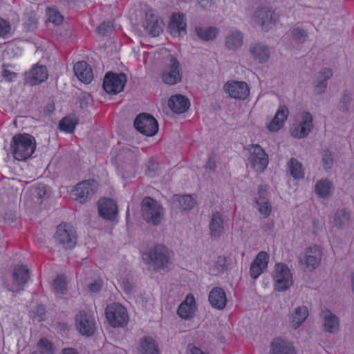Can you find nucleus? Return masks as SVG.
Masks as SVG:
<instances>
[{"instance_id":"f257e3e1","label":"nucleus","mask_w":354,"mask_h":354,"mask_svg":"<svg viewBox=\"0 0 354 354\" xmlns=\"http://www.w3.org/2000/svg\"><path fill=\"white\" fill-rule=\"evenodd\" d=\"M36 146V141L32 136L28 133H18L12 139L11 151L16 160L24 161L32 155Z\"/></svg>"},{"instance_id":"f03ea898","label":"nucleus","mask_w":354,"mask_h":354,"mask_svg":"<svg viewBox=\"0 0 354 354\" xmlns=\"http://www.w3.org/2000/svg\"><path fill=\"white\" fill-rule=\"evenodd\" d=\"M247 167L256 173H262L269 163L268 155L259 145H252L248 147Z\"/></svg>"},{"instance_id":"7ed1b4c3","label":"nucleus","mask_w":354,"mask_h":354,"mask_svg":"<svg viewBox=\"0 0 354 354\" xmlns=\"http://www.w3.org/2000/svg\"><path fill=\"white\" fill-rule=\"evenodd\" d=\"M274 290L285 292L293 285L292 273L283 263H277L272 274Z\"/></svg>"},{"instance_id":"20e7f679","label":"nucleus","mask_w":354,"mask_h":354,"mask_svg":"<svg viewBox=\"0 0 354 354\" xmlns=\"http://www.w3.org/2000/svg\"><path fill=\"white\" fill-rule=\"evenodd\" d=\"M313 128V118L311 113L303 111L297 115L295 121L290 128V135L297 139L307 137Z\"/></svg>"},{"instance_id":"39448f33","label":"nucleus","mask_w":354,"mask_h":354,"mask_svg":"<svg viewBox=\"0 0 354 354\" xmlns=\"http://www.w3.org/2000/svg\"><path fill=\"white\" fill-rule=\"evenodd\" d=\"M142 212L144 219L153 225H158L163 219L162 207L150 197H146L142 200Z\"/></svg>"},{"instance_id":"423d86ee","label":"nucleus","mask_w":354,"mask_h":354,"mask_svg":"<svg viewBox=\"0 0 354 354\" xmlns=\"http://www.w3.org/2000/svg\"><path fill=\"white\" fill-rule=\"evenodd\" d=\"M106 317L110 326L113 328L125 326L129 319L127 310L118 303H113L106 306Z\"/></svg>"},{"instance_id":"0eeeda50","label":"nucleus","mask_w":354,"mask_h":354,"mask_svg":"<svg viewBox=\"0 0 354 354\" xmlns=\"http://www.w3.org/2000/svg\"><path fill=\"white\" fill-rule=\"evenodd\" d=\"M322 256V251L317 245H310L305 249L299 257V264L306 270L313 271L315 270L320 263Z\"/></svg>"},{"instance_id":"6e6552de","label":"nucleus","mask_w":354,"mask_h":354,"mask_svg":"<svg viewBox=\"0 0 354 354\" xmlns=\"http://www.w3.org/2000/svg\"><path fill=\"white\" fill-rule=\"evenodd\" d=\"M55 240L63 248H73L75 245L77 240L75 229L69 224L59 225L55 234Z\"/></svg>"},{"instance_id":"1a4fd4ad","label":"nucleus","mask_w":354,"mask_h":354,"mask_svg":"<svg viewBox=\"0 0 354 354\" xmlns=\"http://www.w3.org/2000/svg\"><path fill=\"white\" fill-rule=\"evenodd\" d=\"M134 126L138 131L147 136H152L158 131L156 120L148 113L140 114L134 121Z\"/></svg>"},{"instance_id":"9d476101","label":"nucleus","mask_w":354,"mask_h":354,"mask_svg":"<svg viewBox=\"0 0 354 354\" xmlns=\"http://www.w3.org/2000/svg\"><path fill=\"white\" fill-rule=\"evenodd\" d=\"M150 261L158 269L165 268L170 263V253L163 245H157L152 248L149 254Z\"/></svg>"},{"instance_id":"9b49d317","label":"nucleus","mask_w":354,"mask_h":354,"mask_svg":"<svg viewBox=\"0 0 354 354\" xmlns=\"http://www.w3.org/2000/svg\"><path fill=\"white\" fill-rule=\"evenodd\" d=\"M75 326L81 335L88 337L93 335L95 330L94 318L85 311H80L76 315Z\"/></svg>"},{"instance_id":"f8f14e48","label":"nucleus","mask_w":354,"mask_h":354,"mask_svg":"<svg viewBox=\"0 0 354 354\" xmlns=\"http://www.w3.org/2000/svg\"><path fill=\"white\" fill-rule=\"evenodd\" d=\"M126 82L124 73H108L104 78L103 88L108 93H118L123 90Z\"/></svg>"},{"instance_id":"ddd939ff","label":"nucleus","mask_w":354,"mask_h":354,"mask_svg":"<svg viewBox=\"0 0 354 354\" xmlns=\"http://www.w3.org/2000/svg\"><path fill=\"white\" fill-rule=\"evenodd\" d=\"M223 90L230 97L236 100H244L250 95L249 86L243 81H228L224 84Z\"/></svg>"},{"instance_id":"4468645a","label":"nucleus","mask_w":354,"mask_h":354,"mask_svg":"<svg viewBox=\"0 0 354 354\" xmlns=\"http://www.w3.org/2000/svg\"><path fill=\"white\" fill-rule=\"evenodd\" d=\"M289 115V109L286 105H280L273 118H267L265 126L270 132H277L281 129Z\"/></svg>"},{"instance_id":"2eb2a0df","label":"nucleus","mask_w":354,"mask_h":354,"mask_svg":"<svg viewBox=\"0 0 354 354\" xmlns=\"http://www.w3.org/2000/svg\"><path fill=\"white\" fill-rule=\"evenodd\" d=\"M270 260V255L267 252H259L250 267V276L254 280L257 279L268 268Z\"/></svg>"},{"instance_id":"dca6fc26","label":"nucleus","mask_w":354,"mask_h":354,"mask_svg":"<svg viewBox=\"0 0 354 354\" xmlns=\"http://www.w3.org/2000/svg\"><path fill=\"white\" fill-rule=\"evenodd\" d=\"M254 21L263 30L268 31L277 26V17L273 11L261 8L257 10Z\"/></svg>"},{"instance_id":"f3484780","label":"nucleus","mask_w":354,"mask_h":354,"mask_svg":"<svg viewBox=\"0 0 354 354\" xmlns=\"http://www.w3.org/2000/svg\"><path fill=\"white\" fill-rule=\"evenodd\" d=\"M97 183L94 180H84L78 183L74 190L76 199L80 203H85L97 191Z\"/></svg>"},{"instance_id":"a211bd4d","label":"nucleus","mask_w":354,"mask_h":354,"mask_svg":"<svg viewBox=\"0 0 354 354\" xmlns=\"http://www.w3.org/2000/svg\"><path fill=\"white\" fill-rule=\"evenodd\" d=\"M255 207L263 218L268 217L272 212V205L268 199V193L263 187H258L257 194L254 197Z\"/></svg>"},{"instance_id":"6ab92c4d","label":"nucleus","mask_w":354,"mask_h":354,"mask_svg":"<svg viewBox=\"0 0 354 354\" xmlns=\"http://www.w3.org/2000/svg\"><path fill=\"white\" fill-rule=\"evenodd\" d=\"M98 213L101 217L108 221H114L118 212L116 203L110 198H103L98 201Z\"/></svg>"},{"instance_id":"aec40b11","label":"nucleus","mask_w":354,"mask_h":354,"mask_svg":"<svg viewBox=\"0 0 354 354\" xmlns=\"http://www.w3.org/2000/svg\"><path fill=\"white\" fill-rule=\"evenodd\" d=\"M197 305L194 296L189 293L184 301L179 305L177 314L183 319L189 320L193 318L197 311Z\"/></svg>"},{"instance_id":"412c9836","label":"nucleus","mask_w":354,"mask_h":354,"mask_svg":"<svg viewBox=\"0 0 354 354\" xmlns=\"http://www.w3.org/2000/svg\"><path fill=\"white\" fill-rule=\"evenodd\" d=\"M270 354H297V353L292 342L277 337L270 343Z\"/></svg>"},{"instance_id":"4be33fe9","label":"nucleus","mask_w":354,"mask_h":354,"mask_svg":"<svg viewBox=\"0 0 354 354\" xmlns=\"http://www.w3.org/2000/svg\"><path fill=\"white\" fill-rule=\"evenodd\" d=\"M162 81L169 85H174L181 80L179 63L175 58L170 60V66L165 68L162 74Z\"/></svg>"},{"instance_id":"5701e85b","label":"nucleus","mask_w":354,"mask_h":354,"mask_svg":"<svg viewBox=\"0 0 354 354\" xmlns=\"http://www.w3.org/2000/svg\"><path fill=\"white\" fill-rule=\"evenodd\" d=\"M309 315L307 307L301 306L292 309L288 314L287 324L288 326L297 330Z\"/></svg>"},{"instance_id":"b1692460","label":"nucleus","mask_w":354,"mask_h":354,"mask_svg":"<svg viewBox=\"0 0 354 354\" xmlns=\"http://www.w3.org/2000/svg\"><path fill=\"white\" fill-rule=\"evenodd\" d=\"M170 34L174 37H180L186 32V22L185 16L182 13H174L168 26Z\"/></svg>"},{"instance_id":"393cba45","label":"nucleus","mask_w":354,"mask_h":354,"mask_svg":"<svg viewBox=\"0 0 354 354\" xmlns=\"http://www.w3.org/2000/svg\"><path fill=\"white\" fill-rule=\"evenodd\" d=\"M48 77V73L46 66L35 64L26 73V81L31 85H37L45 82Z\"/></svg>"},{"instance_id":"a878e982","label":"nucleus","mask_w":354,"mask_h":354,"mask_svg":"<svg viewBox=\"0 0 354 354\" xmlns=\"http://www.w3.org/2000/svg\"><path fill=\"white\" fill-rule=\"evenodd\" d=\"M324 330L328 333H336L339 330V319L330 310L325 309L321 313Z\"/></svg>"},{"instance_id":"bb28decb","label":"nucleus","mask_w":354,"mask_h":354,"mask_svg":"<svg viewBox=\"0 0 354 354\" xmlns=\"http://www.w3.org/2000/svg\"><path fill=\"white\" fill-rule=\"evenodd\" d=\"M249 51L254 60L258 63H265L270 58L269 47L262 43H255L250 45Z\"/></svg>"},{"instance_id":"cd10ccee","label":"nucleus","mask_w":354,"mask_h":354,"mask_svg":"<svg viewBox=\"0 0 354 354\" xmlns=\"http://www.w3.org/2000/svg\"><path fill=\"white\" fill-rule=\"evenodd\" d=\"M335 190L333 183L328 178H322L316 183L314 192L317 197L328 198L330 197Z\"/></svg>"},{"instance_id":"c85d7f7f","label":"nucleus","mask_w":354,"mask_h":354,"mask_svg":"<svg viewBox=\"0 0 354 354\" xmlns=\"http://www.w3.org/2000/svg\"><path fill=\"white\" fill-rule=\"evenodd\" d=\"M209 301L211 306L218 310L223 309L227 303V297L223 289L215 287L209 293Z\"/></svg>"},{"instance_id":"c756f323","label":"nucleus","mask_w":354,"mask_h":354,"mask_svg":"<svg viewBox=\"0 0 354 354\" xmlns=\"http://www.w3.org/2000/svg\"><path fill=\"white\" fill-rule=\"evenodd\" d=\"M74 72L76 77L83 83L88 84L93 80L91 68L86 62H78L74 65Z\"/></svg>"},{"instance_id":"7c9ffc66","label":"nucleus","mask_w":354,"mask_h":354,"mask_svg":"<svg viewBox=\"0 0 354 354\" xmlns=\"http://www.w3.org/2000/svg\"><path fill=\"white\" fill-rule=\"evenodd\" d=\"M171 110L177 113L185 112L189 107V102L187 98L182 95H172L168 102Z\"/></svg>"},{"instance_id":"2f4dec72","label":"nucleus","mask_w":354,"mask_h":354,"mask_svg":"<svg viewBox=\"0 0 354 354\" xmlns=\"http://www.w3.org/2000/svg\"><path fill=\"white\" fill-rule=\"evenodd\" d=\"M138 354H159L158 345L151 337H145L140 339Z\"/></svg>"},{"instance_id":"473e14b6","label":"nucleus","mask_w":354,"mask_h":354,"mask_svg":"<svg viewBox=\"0 0 354 354\" xmlns=\"http://www.w3.org/2000/svg\"><path fill=\"white\" fill-rule=\"evenodd\" d=\"M243 37L242 33L237 30H230L225 37V47L232 51H235L243 45Z\"/></svg>"},{"instance_id":"72a5a7b5","label":"nucleus","mask_w":354,"mask_h":354,"mask_svg":"<svg viewBox=\"0 0 354 354\" xmlns=\"http://www.w3.org/2000/svg\"><path fill=\"white\" fill-rule=\"evenodd\" d=\"M332 75L333 73L330 68H326L319 71L315 82V91L317 93L324 92L328 84L327 82Z\"/></svg>"},{"instance_id":"f704fd0d","label":"nucleus","mask_w":354,"mask_h":354,"mask_svg":"<svg viewBox=\"0 0 354 354\" xmlns=\"http://www.w3.org/2000/svg\"><path fill=\"white\" fill-rule=\"evenodd\" d=\"M209 226L211 236L213 237H219L223 233V220L219 212L212 214Z\"/></svg>"},{"instance_id":"c9c22d12","label":"nucleus","mask_w":354,"mask_h":354,"mask_svg":"<svg viewBox=\"0 0 354 354\" xmlns=\"http://www.w3.org/2000/svg\"><path fill=\"white\" fill-rule=\"evenodd\" d=\"M195 205L194 198L189 195L178 196L176 195L173 198V207L180 209L183 211L190 210Z\"/></svg>"},{"instance_id":"e433bc0d","label":"nucleus","mask_w":354,"mask_h":354,"mask_svg":"<svg viewBox=\"0 0 354 354\" xmlns=\"http://www.w3.org/2000/svg\"><path fill=\"white\" fill-rule=\"evenodd\" d=\"M144 27L147 32L153 37H156L162 31V22L159 21L154 16H151L146 19Z\"/></svg>"},{"instance_id":"4c0bfd02","label":"nucleus","mask_w":354,"mask_h":354,"mask_svg":"<svg viewBox=\"0 0 354 354\" xmlns=\"http://www.w3.org/2000/svg\"><path fill=\"white\" fill-rule=\"evenodd\" d=\"M288 169L295 179H302L304 177V168L296 158H292L287 163Z\"/></svg>"},{"instance_id":"58836bf2","label":"nucleus","mask_w":354,"mask_h":354,"mask_svg":"<svg viewBox=\"0 0 354 354\" xmlns=\"http://www.w3.org/2000/svg\"><path fill=\"white\" fill-rule=\"evenodd\" d=\"M350 215L345 209L337 210L333 218V225L339 229L344 228L348 225Z\"/></svg>"},{"instance_id":"ea45409f","label":"nucleus","mask_w":354,"mask_h":354,"mask_svg":"<svg viewBox=\"0 0 354 354\" xmlns=\"http://www.w3.org/2000/svg\"><path fill=\"white\" fill-rule=\"evenodd\" d=\"M14 283L18 286L24 285L29 279L28 270L26 266L16 267L13 272Z\"/></svg>"},{"instance_id":"a19ab883","label":"nucleus","mask_w":354,"mask_h":354,"mask_svg":"<svg viewBox=\"0 0 354 354\" xmlns=\"http://www.w3.org/2000/svg\"><path fill=\"white\" fill-rule=\"evenodd\" d=\"M196 35L203 40L209 41L216 38L218 34V29L215 27H196L195 28Z\"/></svg>"},{"instance_id":"79ce46f5","label":"nucleus","mask_w":354,"mask_h":354,"mask_svg":"<svg viewBox=\"0 0 354 354\" xmlns=\"http://www.w3.org/2000/svg\"><path fill=\"white\" fill-rule=\"evenodd\" d=\"M77 124V119L75 115H68L64 118L59 122V129L66 133H72L76 124Z\"/></svg>"},{"instance_id":"37998d69","label":"nucleus","mask_w":354,"mask_h":354,"mask_svg":"<svg viewBox=\"0 0 354 354\" xmlns=\"http://www.w3.org/2000/svg\"><path fill=\"white\" fill-rule=\"evenodd\" d=\"M37 347L39 351H34L32 354H53L54 348L50 342L46 338H41L38 344Z\"/></svg>"},{"instance_id":"c03bdc74","label":"nucleus","mask_w":354,"mask_h":354,"mask_svg":"<svg viewBox=\"0 0 354 354\" xmlns=\"http://www.w3.org/2000/svg\"><path fill=\"white\" fill-rule=\"evenodd\" d=\"M115 275L118 279V282L124 292H125L127 294L132 293L134 290V286L129 281V278H127L126 276H122L117 273H115Z\"/></svg>"},{"instance_id":"a18cd8bd","label":"nucleus","mask_w":354,"mask_h":354,"mask_svg":"<svg viewBox=\"0 0 354 354\" xmlns=\"http://www.w3.org/2000/svg\"><path fill=\"white\" fill-rule=\"evenodd\" d=\"M47 17L49 22L58 26L62 24L64 17L54 8H49L47 10Z\"/></svg>"},{"instance_id":"49530a36","label":"nucleus","mask_w":354,"mask_h":354,"mask_svg":"<svg viewBox=\"0 0 354 354\" xmlns=\"http://www.w3.org/2000/svg\"><path fill=\"white\" fill-rule=\"evenodd\" d=\"M227 269L226 259L223 257H218L214 261L211 271L214 274H219Z\"/></svg>"},{"instance_id":"de8ad7c7","label":"nucleus","mask_w":354,"mask_h":354,"mask_svg":"<svg viewBox=\"0 0 354 354\" xmlns=\"http://www.w3.org/2000/svg\"><path fill=\"white\" fill-rule=\"evenodd\" d=\"M53 288L56 293L64 294L66 290V279L63 276H58L53 283Z\"/></svg>"},{"instance_id":"09e8293b","label":"nucleus","mask_w":354,"mask_h":354,"mask_svg":"<svg viewBox=\"0 0 354 354\" xmlns=\"http://www.w3.org/2000/svg\"><path fill=\"white\" fill-rule=\"evenodd\" d=\"M12 32V26L10 23L0 17V37L7 38L11 36Z\"/></svg>"},{"instance_id":"8fccbe9b","label":"nucleus","mask_w":354,"mask_h":354,"mask_svg":"<svg viewBox=\"0 0 354 354\" xmlns=\"http://www.w3.org/2000/svg\"><path fill=\"white\" fill-rule=\"evenodd\" d=\"M290 34L293 39L298 42L304 41L308 37L307 32L305 30L297 27L291 29Z\"/></svg>"},{"instance_id":"3c124183","label":"nucleus","mask_w":354,"mask_h":354,"mask_svg":"<svg viewBox=\"0 0 354 354\" xmlns=\"http://www.w3.org/2000/svg\"><path fill=\"white\" fill-rule=\"evenodd\" d=\"M322 162L325 169H330L333 164L331 153L328 150H323L322 152Z\"/></svg>"},{"instance_id":"603ef678","label":"nucleus","mask_w":354,"mask_h":354,"mask_svg":"<svg viewBox=\"0 0 354 354\" xmlns=\"http://www.w3.org/2000/svg\"><path fill=\"white\" fill-rule=\"evenodd\" d=\"M35 195L39 199H44L50 196V190L45 185L38 187L35 190Z\"/></svg>"},{"instance_id":"864d4df0","label":"nucleus","mask_w":354,"mask_h":354,"mask_svg":"<svg viewBox=\"0 0 354 354\" xmlns=\"http://www.w3.org/2000/svg\"><path fill=\"white\" fill-rule=\"evenodd\" d=\"M102 287V281L101 279H96L88 286V289L92 292H97Z\"/></svg>"},{"instance_id":"5fc2aeb1","label":"nucleus","mask_w":354,"mask_h":354,"mask_svg":"<svg viewBox=\"0 0 354 354\" xmlns=\"http://www.w3.org/2000/svg\"><path fill=\"white\" fill-rule=\"evenodd\" d=\"M2 75L7 80L12 81V80H13L14 78L16 77L17 74L12 71H10L8 68H5L3 69Z\"/></svg>"},{"instance_id":"6e6d98bb","label":"nucleus","mask_w":354,"mask_h":354,"mask_svg":"<svg viewBox=\"0 0 354 354\" xmlns=\"http://www.w3.org/2000/svg\"><path fill=\"white\" fill-rule=\"evenodd\" d=\"M188 350L190 354H209V353L203 351L201 348L193 345H189Z\"/></svg>"},{"instance_id":"4d7b16f0","label":"nucleus","mask_w":354,"mask_h":354,"mask_svg":"<svg viewBox=\"0 0 354 354\" xmlns=\"http://www.w3.org/2000/svg\"><path fill=\"white\" fill-rule=\"evenodd\" d=\"M106 28H111V26H110V24L108 22V23H102L98 28H97V31L99 33L102 34V35H105L106 34Z\"/></svg>"},{"instance_id":"13d9d810","label":"nucleus","mask_w":354,"mask_h":354,"mask_svg":"<svg viewBox=\"0 0 354 354\" xmlns=\"http://www.w3.org/2000/svg\"><path fill=\"white\" fill-rule=\"evenodd\" d=\"M62 354H78L77 352L72 348H64L62 351Z\"/></svg>"},{"instance_id":"bf43d9fd","label":"nucleus","mask_w":354,"mask_h":354,"mask_svg":"<svg viewBox=\"0 0 354 354\" xmlns=\"http://www.w3.org/2000/svg\"><path fill=\"white\" fill-rule=\"evenodd\" d=\"M351 288L352 293L354 295V272L351 273Z\"/></svg>"},{"instance_id":"052dcab7","label":"nucleus","mask_w":354,"mask_h":354,"mask_svg":"<svg viewBox=\"0 0 354 354\" xmlns=\"http://www.w3.org/2000/svg\"><path fill=\"white\" fill-rule=\"evenodd\" d=\"M114 354H127L126 351L120 348H114Z\"/></svg>"},{"instance_id":"680f3d73","label":"nucleus","mask_w":354,"mask_h":354,"mask_svg":"<svg viewBox=\"0 0 354 354\" xmlns=\"http://www.w3.org/2000/svg\"><path fill=\"white\" fill-rule=\"evenodd\" d=\"M39 310H41V312H44V308L43 306H39Z\"/></svg>"},{"instance_id":"e2e57ef3","label":"nucleus","mask_w":354,"mask_h":354,"mask_svg":"<svg viewBox=\"0 0 354 354\" xmlns=\"http://www.w3.org/2000/svg\"><path fill=\"white\" fill-rule=\"evenodd\" d=\"M12 46H13L12 44H10L8 47H9V48H12Z\"/></svg>"}]
</instances>
